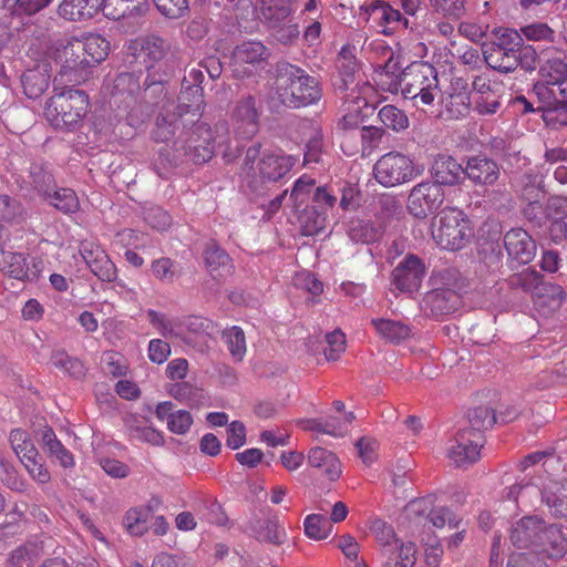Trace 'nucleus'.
Segmentation results:
<instances>
[{"label": "nucleus", "mask_w": 567, "mask_h": 567, "mask_svg": "<svg viewBox=\"0 0 567 567\" xmlns=\"http://www.w3.org/2000/svg\"><path fill=\"white\" fill-rule=\"evenodd\" d=\"M260 143H255L246 151L239 176L243 186L256 196L264 195L269 184L284 178L295 165L292 156L280 152H267L260 156Z\"/></svg>", "instance_id": "obj_1"}, {"label": "nucleus", "mask_w": 567, "mask_h": 567, "mask_svg": "<svg viewBox=\"0 0 567 567\" xmlns=\"http://www.w3.org/2000/svg\"><path fill=\"white\" fill-rule=\"evenodd\" d=\"M224 142L225 140L220 136L214 137L210 127L198 118L194 124H188L186 127L183 125L181 133L173 142V153L161 150L159 158L171 166H178L186 162L200 165L208 162L213 157L215 146Z\"/></svg>", "instance_id": "obj_2"}, {"label": "nucleus", "mask_w": 567, "mask_h": 567, "mask_svg": "<svg viewBox=\"0 0 567 567\" xmlns=\"http://www.w3.org/2000/svg\"><path fill=\"white\" fill-rule=\"evenodd\" d=\"M277 92L282 104L298 109L316 104L322 96L320 82L303 69L288 62L276 64Z\"/></svg>", "instance_id": "obj_3"}, {"label": "nucleus", "mask_w": 567, "mask_h": 567, "mask_svg": "<svg viewBox=\"0 0 567 567\" xmlns=\"http://www.w3.org/2000/svg\"><path fill=\"white\" fill-rule=\"evenodd\" d=\"M169 51V41L154 33L138 37L127 45L126 54L133 58L132 62L141 63L147 70V75L143 81L145 97L155 100L165 94V75H159L152 70L156 63L164 60Z\"/></svg>", "instance_id": "obj_4"}, {"label": "nucleus", "mask_w": 567, "mask_h": 567, "mask_svg": "<svg viewBox=\"0 0 567 567\" xmlns=\"http://www.w3.org/2000/svg\"><path fill=\"white\" fill-rule=\"evenodd\" d=\"M89 110V96L82 90L62 89L48 100L44 115L56 130L75 131Z\"/></svg>", "instance_id": "obj_5"}, {"label": "nucleus", "mask_w": 567, "mask_h": 567, "mask_svg": "<svg viewBox=\"0 0 567 567\" xmlns=\"http://www.w3.org/2000/svg\"><path fill=\"white\" fill-rule=\"evenodd\" d=\"M432 237L442 248L458 250L472 237L470 220L461 209L446 207L432 220Z\"/></svg>", "instance_id": "obj_6"}, {"label": "nucleus", "mask_w": 567, "mask_h": 567, "mask_svg": "<svg viewBox=\"0 0 567 567\" xmlns=\"http://www.w3.org/2000/svg\"><path fill=\"white\" fill-rule=\"evenodd\" d=\"M420 172L413 161L401 153L390 152L381 156L373 167L374 178L384 187L404 184L416 177Z\"/></svg>", "instance_id": "obj_7"}, {"label": "nucleus", "mask_w": 567, "mask_h": 567, "mask_svg": "<svg viewBox=\"0 0 567 567\" xmlns=\"http://www.w3.org/2000/svg\"><path fill=\"white\" fill-rule=\"evenodd\" d=\"M55 61L60 64L59 75L68 82L86 80L91 66L84 53L80 39L73 38L56 49Z\"/></svg>", "instance_id": "obj_8"}, {"label": "nucleus", "mask_w": 567, "mask_h": 567, "mask_svg": "<svg viewBox=\"0 0 567 567\" xmlns=\"http://www.w3.org/2000/svg\"><path fill=\"white\" fill-rule=\"evenodd\" d=\"M445 193L437 184L431 181L416 184L408 196L406 208L419 219H424L436 212L444 203Z\"/></svg>", "instance_id": "obj_9"}, {"label": "nucleus", "mask_w": 567, "mask_h": 567, "mask_svg": "<svg viewBox=\"0 0 567 567\" xmlns=\"http://www.w3.org/2000/svg\"><path fill=\"white\" fill-rule=\"evenodd\" d=\"M259 116L255 96H243L233 111L235 135L244 140L254 137L259 130Z\"/></svg>", "instance_id": "obj_10"}, {"label": "nucleus", "mask_w": 567, "mask_h": 567, "mask_svg": "<svg viewBox=\"0 0 567 567\" xmlns=\"http://www.w3.org/2000/svg\"><path fill=\"white\" fill-rule=\"evenodd\" d=\"M567 553V534L558 524L544 520L533 555L540 559L561 558Z\"/></svg>", "instance_id": "obj_11"}, {"label": "nucleus", "mask_w": 567, "mask_h": 567, "mask_svg": "<svg viewBox=\"0 0 567 567\" xmlns=\"http://www.w3.org/2000/svg\"><path fill=\"white\" fill-rule=\"evenodd\" d=\"M504 247L512 261L529 264L536 256L537 246L533 237L523 228H511L503 238Z\"/></svg>", "instance_id": "obj_12"}, {"label": "nucleus", "mask_w": 567, "mask_h": 567, "mask_svg": "<svg viewBox=\"0 0 567 567\" xmlns=\"http://www.w3.org/2000/svg\"><path fill=\"white\" fill-rule=\"evenodd\" d=\"M464 171L465 178L475 186H493L501 176L497 162L482 154L467 157Z\"/></svg>", "instance_id": "obj_13"}, {"label": "nucleus", "mask_w": 567, "mask_h": 567, "mask_svg": "<svg viewBox=\"0 0 567 567\" xmlns=\"http://www.w3.org/2000/svg\"><path fill=\"white\" fill-rule=\"evenodd\" d=\"M544 520L537 515H526L513 523L509 528L511 544L517 549H526L533 554Z\"/></svg>", "instance_id": "obj_14"}, {"label": "nucleus", "mask_w": 567, "mask_h": 567, "mask_svg": "<svg viewBox=\"0 0 567 567\" xmlns=\"http://www.w3.org/2000/svg\"><path fill=\"white\" fill-rule=\"evenodd\" d=\"M245 532L257 542L274 546H281L288 539L286 528L276 514L250 520Z\"/></svg>", "instance_id": "obj_15"}, {"label": "nucleus", "mask_w": 567, "mask_h": 567, "mask_svg": "<svg viewBox=\"0 0 567 567\" xmlns=\"http://www.w3.org/2000/svg\"><path fill=\"white\" fill-rule=\"evenodd\" d=\"M425 275L422 260L414 256H406L392 271V282L401 291L412 292L421 286Z\"/></svg>", "instance_id": "obj_16"}, {"label": "nucleus", "mask_w": 567, "mask_h": 567, "mask_svg": "<svg viewBox=\"0 0 567 567\" xmlns=\"http://www.w3.org/2000/svg\"><path fill=\"white\" fill-rule=\"evenodd\" d=\"M80 252L90 270L102 281L113 282L116 277V268L107 254L97 245L83 244Z\"/></svg>", "instance_id": "obj_17"}, {"label": "nucleus", "mask_w": 567, "mask_h": 567, "mask_svg": "<svg viewBox=\"0 0 567 567\" xmlns=\"http://www.w3.org/2000/svg\"><path fill=\"white\" fill-rule=\"evenodd\" d=\"M464 165L450 155L440 154L434 158L430 173L432 183L442 186H455L465 179Z\"/></svg>", "instance_id": "obj_18"}, {"label": "nucleus", "mask_w": 567, "mask_h": 567, "mask_svg": "<svg viewBox=\"0 0 567 567\" xmlns=\"http://www.w3.org/2000/svg\"><path fill=\"white\" fill-rule=\"evenodd\" d=\"M204 104L203 87L198 85L182 84L178 95V105L176 112L179 113L183 125L194 124L202 115Z\"/></svg>", "instance_id": "obj_19"}, {"label": "nucleus", "mask_w": 567, "mask_h": 567, "mask_svg": "<svg viewBox=\"0 0 567 567\" xmlns=\"http://www.w3.org/2000/svg\"><path fill=\"white\" fill-rule=\"evenodd\" d=\"M468 432L458 431L454 444L449 449L447 456L457 467L473 464L480 458V450L484 443L475 442Z\"/></svg>", "instance_id": "obj_20"}, {"label": "nucleus", "mask_w": 567, "mask_h": 567, "mask_svg": "<svg viewBox=\"0 0 567 567\" xmlns=\"http://www.w3.org/2000/svg\"><path fill=\"white\" fill-rule=\"evenodd\" d=\"M425 310L434 317L454 312L461 303L460 295L453 288H436L423 299Z\"/></svg>", "instance_id": "obj_21"}, {"label": "nucleus", "mask_w": 567, "mask_h": 567, "mask_svg": "<svg viewBox=\"0 0 567 567\" xmlns=\"http://www.w3.org/2000/svg\"><path fill=\"white\" fill-rule=\"evenodd\" d=\"M50 71V64L41 62L22 73L21 85L29 99H38L49 89L51 81Z\"/></svg>", "instance_id": "obj_22"}, {"label": "nucleus", "mask_w": 567, "mask_h": 567, "mask_svg": "<svg viewBox=\"0 0 567 567\" xmlns=\"http://www.w3.org/2000/svg\"><path fill=\"white\" fill-rule=\"evenodd\" d=\"M141 93V79L135 72H124L116 76L112 94L114 103H122L125 109H128Z\"/></svg>", "instance_id": "obj_23"}, {"label": "nucleus", "mask_w": 567, "mask_h": 567, "mask_svg": "<svg viewBox=\"0 0 567 567\" xmlns=\"http://www.w3.org/2000/svg\"><path fill=\"white\" fill-rule=\"evenodd\" d=\"M203 259L207 271L214 279H219L231 272V258L215 240H209L206 244Z\"/></svg>", "instance_id": "obj_24"}, {"label": "nucleus", "mask_w": 567, "mask_h": 567, "mask_svg": "<svg viewBox=\"0 0 567 567\" xmlns=\"http://www.w3.org/2000/svg\"><path fill=\"white\" fill-rule=\"evenodd\" d=\"M436 74V71L433 66L426 64H416L411 65L409 71L406 72V79L402 81L399 86L402 95L405 99L413 100L417 97L423 90H425L427 79H433Z\"/></svg>", "instance_id": "obj_25"}, {"label": "nucleus", "mask_w": 567, "mask_h": 567, "mask_svg": "<svg viewBox=\"0 0 567 567\" xmlns=\"http://www.w3.org/2000/svg\"><path fill=\"white\" fill-rule=\"evenodd\" d=\"M150 9L147 0H103V14L113 20L143 17Z\"/></svg>", "instance_id": "obj_26"}, {"label": "nucleus", "mask_w": 567, "mask_h": 567, "mask_svg": "<svg viewBox=\"0 0 567 567\" xmlns=\"http://www.w3.org/2000/svg\"><path fill=\"white\" fill-rule=\"evenodd\" d=\"M103 0H63L59 14L70 21H83L102 11Z\"/></svg>", "instance_id": "obj_27"}, {"label": "nucleus", "mask_w": 567, "mask_h": 567, "mask_svg": "<svg viewBox=\"0 0 567 567\" xmlns=\"http://www.w3.org/2000/svg\"><path fill=\"white\" fill-rule=\"evenodd\" d=\"M467 422L468 426L461 429V431L468 432L470 435L474 436L475 442L484 443V432L497 422V417L491 408L477 406L468 411Z\"/></svg>", "instance_id": "obj_28"}, {"label": "nucleus", "mask_w": 567, "mask_h": 567, "mask_svg": "<svg viewBox=\"0 0 567 567\" xmlns=\"http://www.w3.org/2000/svg\"><path fill=\"white\" fill-rule=\"evenodd\" d=\"M540 496L554 517L567 520V482H550L540 491Z\"/></svg>", "instance_id": "obj_29"}, {"label": "nucleus", "mask_w": 567, "mask_h": 567, "mask_svg": "<svg viewBox=\"0 0 567 567\" xmlns=\"http://www.w3.org/2000/svg\"><path fill=\"white\" fill-rule=\"evenodd\" d=\"M270 56L268 49L261 41H245L235 47L233 60L236 64L258 65Z\"/></svg>", "instance_id": "obj_30"}, {"label": "nucleus", "mask_w": 567, "mask_h": 567, "mask_svg": "<svg viewBox=\"0 0 567 567\" xmlns=\"http://www.w3.org/2000/svg\"><path fill=\"white\" fill-rule=\"evenodd\" d=\"M183 117L181 120L177 112L161 113L155 122L152 131V136L156 142H168L172 138H177L183 128Z\"/></svg>", "instance_id": "obj_31"}, {"label": "nucleus", "mask_w": 567, "mask_h": 567, "mask_svg": "<svg viewBox=\"0 0 567 567\" xmlns=\"http://www.w3.org/2000/svg\"><path fill=\"white\" fill-rule=\"evenodd\" d=\"M409 69L410 66L403 70L399 60L391 55L382 66V71L378 73L379 84L383 90L398 92L400 84L406 79Z\"/></svg>", "instance_id": "obj_32"}, {"label": "nucleus", "mask_w": 567, "mask_h": 567, "mask_svg": "<svg viewBox=\"0 0 567 567\" xmlns=\"http://www.w3.org/2000/svg\"><path fill=\"white\" fill-rule=\"evenodd\" d=\"M308 462L313 467L323 468L324 474L331 481L338 480L341 474L339 460L332 452L323 447L311 449L308 454Z\"/></svg>", "instance_id": "obj_33"}, {"label": "nucleus", "mask_w": 567, "mask_h": 567, "mask_svg": "<svg viewBox=\"0 0 567 567\" xmlns=\"http://www.w3.org/2000/svg\"><path fill=\"white\" fill-rule=\"evenodd\" d=\"M298 220L305 236H315L327 227L328 216L327 212L311 205L302 209L299 208Z\"/></svg>", "instance_id": "obj_34"}, {"label": "nucleus", "mask_w": 567, "mask_h": 567, "mask_svg": "<svg viewBox=\"0 0 567 567\" xmlns=\"http://www.w3.org/2000/svg\"><path fill=\"white\" fill-rule=\"evenodd\" d=\"M371 323L380 337L391 343H400L411 334V328L401 321L380 318L372 319Z\"/></svg>", "instance_id": "obj_35"}, {"label": "nucleus", "mask_w": 567, "mask_h": 567, "mask_svg": "<svg viewBox=\"0 0 567 567\" xmlns=\"http://www.w3.org/2000/svg\"><path fill=\"white\" fill-rule=\"evenodd\" d=\"M538 73L545 82L551 84L567 74V63L556 53L543 52V56L539 58Z\"/></svg>", "instance_id": "obj_36"}, {"label": "nucleus", "mask_w": 567, "mask_h": 567, "mask_svg": "<svg viewBox=\"0 0 567 567\" xmlns=\"http://www.w3.org/2000/svg\"><path fill=\"white\" fill-rule=\"evenodd\" d=\"M348 235L355 244L370 245L382 237L383 230L370 220L357 219L350 223Z\"/></svg>", "instance_id": "obj_37"}, {"label": "nucleus", "mask_w": 567, "mask_h": 567, "mask_svg": "<svg viewBox=\"0 0 567 567\" xmlns=\"http://www.w3.org/2000/svg\"><path fill=\"white\" fill-rule=\"evenodd\" d=\"M43 555V544L30 540L19 546L10 554V567H31Z\"/></svg>", "instance_id": "obj_38"}, {"label": "nucleus", "mask_w": 567, "mask_h": 567, "mask_svg": "<svg viewBox=\"0 0 567 567\" xmlns=\"http://www.w3.org/2000/svg\"><path fill=\"white\" fill-rule=\"evenodd\" d=\"M41 441L43 449L48 452L50 457H54L63 467L68 468L74 465L73 455L58 440L51 427H45Z\"/></svg>", "instance_id": "obj_39"}, {"label": "nucleus", "mask_w": 567, "mask_h": 567, "mask_svg": "<svg viewBox=\"0 0 567 567\" xmlns=\"http://www.w3.org/2000/svg\"><path fill=\"white\" fill-rule=\"evenodd\" d=\"M80 42L84 47V53L91 68L101 63L109 54L110 42L100 34H89L80 39Z\"/></svg>", "instance_id": "obj_40"}, {"label": "nucleus", "mask_w": 567, "mask_h": 567, "mask_svg": "<svg viewBox=\"0 0 567 567\" xmlns=\"http://www.w3.org/2000/svg\"><path fill=\"white\" fill-rule=\"evenodd\" d=\"M44 199L64 214L75 213L80 207L79 198L71 188L55 187Z\"/></svg>", "instance_id": "obj_41"}, {"label": "nucleus", "mask_w": 567, "mask_h": 567, "mask_svg": "<svg viewBox=\"0 0 567 567\" xmlns=\"http://www.w3.org/2000/svg\"><path fill=\"white\" fill-rule=\"evenodd\" d=\"M515 52V48L496 45L485 60L494 70L511 73L517 69Z\"/></svg>", "instance_id": "obj_42"}, {"label": "nucleus", "mask_w": 567, "mask_h": 567, "mask_svg": "<svg viewBox=\"0 0 567 567\" xmlns=\"http://www.w3.org/2000/svg\"><path fill=\"white\" fill-rule=\"evenodd\" d=\"M152 516L150 507L131 508L123 518V525L133 536H142L148 529V519Z\"/></svg>", "instance_id": "obj_43"}, {"label": "nucleus", "mask_w": 567, "mask_h": 567, "mask_svg": "<svg viewBox=\"0 0 567 567\" xmlns=\"http://www.w3.org/2000/svg\"><path fill=\"white\" fill-rule=\"evenodd\" d=\"M2 270L11 278L25 280L29 278V269L25 257L20 252L1 251Z\"/></svg>", "instance_id": "obj_44"}, {"label": "nucleus", "mask_w": 567, "mask_h": 567, "mask_svg": "<svg viewBox=\"0 0 567 567\" xmlns=\"http://www.w3.org/2000/svg\"><path fill=\"white\" fill-rule=\"evenodd\" d=\"M126 429L132 439L154 446H162L165 443L162 432L152 426L141 425L136 420L128 421L126 423Z\"/></svg>", "instance_id": "obj_45"}, {"label": "nucleus", "mask_w": 567, "mask_h": 567, "mask_svg": "<svg viewBox=\"0 0 567 567\" xmlns=\"http://www.w3.org/2000/svg\"><path fill=\"white\" fill-rule=\"evenodd\" d=\"M339 79L334 82V86L340 91L353 90L355 84V73L358 70L357 61L353 56L343 55L339 60Z\"/></svg>", "instance_id": "obj_46"}, {"label": "nucleus", "mask_w": 567, "mask_h": 567, "mask_svg": "<svg viewBox=\"0 0 567 567\" xmlns=\"http://www.w3.org/2000/svg\"><path fill=\"white\" fill-rule=\"evenodd\" d=\"M303 525L306 535L316 540L326 539L333 527L329 518L320 514L308 515Z\"/></svg>", "instance_id": "obj_47"}, {"label": "nucleus", "mask_w": 567, "mask_h": 567, "mask_svg": "<svg viewBox=\"0 0 567 567\" xmlns=\"http://www.w3.org/2000/svg\"><path fill=\"white\" fill-rule=\"evenodd\" d=\"M543 276L532 268H526L520 272L513 274L508 277L507 284L512 289H520L523 291H530L539 288Z\"/></svg>", "instance_id": "obj_48"}, {"label": "nucleus", "mask_w": 567, "mask_h": 567, "mask_svg": "<svg viewBox=\"0 0 567 567\" xmlns=\"http://www.w3.org/2000/svg\"><path fill=\"white\" fill-rule=\"evenodd\" d=\"M381 123L395 132L403 131L409 127V118L405 113L394 105H384L378 114Z\"/></svg>", "instance_id": "obj_49"}, {"label": "nucleus", "mask_w": 567, "mask_h": 567, "mask_svg": "<svg viewBox=\"0 0 567 567\" xmlns=\"http://www.w3.org/2000/svg\"><path fill=\"white\" fill-rule=\"evenodd\" d=\"M532 93L538 101L537 111H542L544 114H546L551 107L556 106L557 102L560 100L556 87L545 81L536 83Z\"/></svg>", "instance_id": "obj_50"}, {"label": "nucleus", "mask_w": 567, "mask_h": 567, "mask_svg": "<svg viewBox=\"0 0 567 567\" xmlns=\"http://www.w3.org/2000/svg\"><path fill=\"white\" fill-rule=\"evenodd\" d=\"M9 441L20 461L29 455H38V450L32 443L28 432L21 429H14L10 432Z\"/></svg>", "instance_id": "obj_51"}, {"label": "nucleus", "mask_w": 567, "mask_h": 567, "mask_svg": "<svg viewBox=\"0 0 567 567\" xmlns=\"http://www.w3.org/2000/svg\"><path fill=\"white\" fill-rule=\"evenodd\" d=\"M223 338L228 346L231 357L241 361L246 353L245 333L239 327H231L224 331Z\"/></svg>", "instance_id": "obj_52"}, {"label": "nucleus", "mask_w": 567, "mask_h": 567, "mask_svg": "<svg viewBox=\"0 0 567 567\" xmlns=\"http://www.w3.org/2000/svg\"><path fill=\"white\" fill-rule=\"evenodd\" d=\"M30 177L34 189L44 198L56 187L53 175L42 166L32 165Z\"/></svg>", "instance_id": "obj_53"}, {"label": "nucleus", "mask_w": 567, "mask_h": 567, "mask_svg": "<svg viewBox=\"0 0 567 567\" xmlns=\"http://www.w3.org/2000/svg\"><path fill=\"white\" fill-rule=\"evenodd\" d=\"M316 181L306 175L301 176L295 182V185L290 193V199L293 202L296 210L306 203L309 196L313 194L316 189Z\"/></svg>", "instance_id": "obj_54"}, {"label": "nucleus", "mask_w": 567, "mask_h": 567, "mask_svg": "<svg viewBox=\"0 0 567 567\" xmlns=\"http://www.w3.org/2000/svg\"><path fill=\"white\" fill-rule=\"evenodd\" d=\"M383 554L388 557L391 556L403 561V567H414L416 561V546L412 542L404 544L400 543L399 539H394V546L392 549H385Z\"/></svg>", "instance_id": "obj_55"}, {"label": "nucleus", "mask_w": 567, "mask_h": 567, "mask_svg": "<svg viewBox=\"0 0 567 567\" xmlns=\"http://www.w3.org/2000/svg\"><path fill=\"white\" fill-rule=\"evenodd\" d=\"M51 360L56 368L64 370L73 378L79 379L85 375L84 364L80 360L69 357L63 351L54 352Z\"/></svg>", "instance_id": "obj_56"}, {"label": "nucleus", "mask_w": 567, "mask_h": 567, "mask_svg": "<svg viewBox=\"0 0 567 567\" xmlns=\"http://www.w3.org/2000/svg\"><path fill=\"white\" fill-rule=\"evenodd\" d=\"M199 513L202 518L210 524L225 526L228 523L226 513L221 505L215 499H204L200 504Z\"/></svg>", "instance_id": "obj_57"}, {"label": "nucleus", "mask_w": 567, "mask_h": 567, "mask_svg": "<svg viewBox=\"0 0 567 567\" xmlns=\"http://www.w3.org/2000/svg\"><path fill=\"white\" fill-rule=\"evenodd\" d=\"M472 99L467 94H452L445 103V112L449 118L464 117L470 112Z\"/></svg>", "instance_id": "obj_58"}, {"label": "nucleus", "mask_w": 567, "mask_h": 567, "mask_svg": "<svg viewBox=\"0 0 567 567\" xmlns=\"http://www.w3.org/2000/svg\"><path fill=\"white\" fill-rule=\"evenodd\" d=\"M21 463L30 474V476L39 484H47L51 480L50 472L48 471L44 462L40 455H29L22 458Z\"/></svg>", "instance_id": "obj_59"}, {"label": "nucleus", "mask_w": 567, "mask_h": 567, "mask_svg": "<svg viewBox=\"0 0 567 567\" xmlns=\"http://www.w3.org/2000/svg\"><path fill=\"white\" fill-rule=\"evenodd\" d=\"M435 12L452 20H458L465 13V0H430Z\"/></svg>", "instance_id": "obj_60"}, {"label": "nucleus", "mask_w": 567, "mask_h": 567, "mask_svg": "<svg viewBox=\"0 0 567 567\" xmlns=\"http://www.w3.org/2000/svg\"><path fill=\"white\" fill-rule=\"evenodd\" d=\"M365 11L369 17L374 16L377 19L382 20L385 23L399 22L403 19L398 9H393L390 4L380 0L371 2L365 8Z\"/></svg>", "instance_id": "obj_61"}, {"label": "nucleus", "mask_w": 567, "mask_h": 567, "mask_svg": "<svg viewBox=\"0 0 567 567\" xmlns=\"http://www.w3.org/2000/svg\"><path fill=\"white\" fill-rule=\"evenodd\" d=\"M515 51L517 68L520 66L523 70L530 72L534 71L537 65L539 66V58L543 56V52L537 54L533 45L523 44L519 48H515Z\"/></svg>", "instance_id": "obj_62"}, {"label": "nucleus", "mask_w": 567, "mask_h": 567, "mask_svg": "<svg viewBox=\"0 0 567 567\" xmlns=\"http://www.w3.org/2000/svg\"><path fill=\"white\" fill-rule=\"evenodd\" d=\"M311 199L316 208L327 212V216H329V212L334 208L338 197L331 187L319 186L316 187Z\"/></svg>", "instance_id": "obj_63"}, {"label": "nucleus", "mask_w": 567, "mask_h": 567, "mask_svg": "<svg viewBox=\"0 0 567 567\" xmlns=\"http://www.w3.org/2000/svg\"><path fill=\"white\" fill-rule=\"evenodd\" d=\"M24 213L21 203L8 195H0V219L4 221H16L22 218Z\"/></svg>", "instance_id": "obj_64"}]
</instances>
